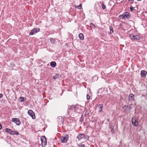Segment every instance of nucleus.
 Here are the masks:
<instances>
[{
    "instance_id": "obj_12",
    "label": "nucleus",
    "mask_w": 147,
    "mask_h": 147,
    "mask_svg": "<svg viewBox=\"0 0 147 147\" xmlns=\"http://www.w3.org/2000/svg\"><path fill=\"white\" fill-rule=\"evenodd\" d=\"M141 76L142 78H145L147 74V72L145 70H142L141 72Z\"/></svg>"
},
{
    "instance_id": "obj_36",
    "label": "nucleus",
    "mask_w": 147,
    "mask_h": 147,
    "mask_svg": "<svg viewBox=\"0 0 147 147\" xmlns=\"http://www.w3.org/2000/svg\"><path fill=\"white\" fill-rule=\"evenodd\" d=\"M81 118H82V116L81 117Z\"/></svg>"
},
{
    "instance_id": "obj_16",
    "label": "nucleus",
    "mask_w": 147,
    "mask_h": 147,
    "mask_svg": "<svg viewBox=\"0 0 147 147\" xmlns=\"http://www.w3.org/2000/svg\"><path fill=\"white\" fill-rule=\"evenodd\" d=\"M79 37L81 40H83L84 39V36L83 34L80 33L79 34Z\"/></svg>"
},
{
    "instance_id": "obj_32",
    "label": "nucleus",
    "mask_w": 147,
    "mask_h": 147,
    "mask_svg": "<svg viewBox=\"0 0 147 147\" xmlns=\"http://www.w3.org/2000/svg\"><path fill=\"white\" fill-rule=\"evenodd\" d=\"M2 129V125L1 123H0V130Z\"/></svg>"
},
{
    "instance_id": "obj_19",
    "label": "nucleus",
    "mask_w": 147,
    "mask_h": 147,
    "mask_svg": "<svg viewBox=\"0 0 147 147\" xmlns=\"http://www.w3.org/2000/svg\"><path fill=\"white\" fill-rule=\"evenodd\" d=\"M59 76H60L59 74H56L55 75L53 76V79L55 80L57 78H59Z\"/></svg>"
},
{
    "instance_id": "obj_23",
    "label": "nucleus",
    "mask_w": 147,
    "mask_h": 147,
    "mask_svg": "<svg viewBox=\"0 0 147 147\" xmlns=\"http://www.w3.org/2000/svg\"><path fill=\"white\" fill-rule=\"evenodd\" d=\"M101 5H102V9H105L106 8V6H105V5H104V4L103 3H102V4Z\"/></svg>"
},
{
    "instance_id": "obj_5",
    "label": "nucleus",
    "mask_w": 147,
    "mask_h": 147,
    "mask_svg": "<svg viewBox=\"0 0 147 147\" xmlns=\"http://www.w3.org/2000/svg\"><path fill=\"white\" fill-rule=\"evenodd\" d=\"M76 108V105H72L71 106H69V109L67 110V113L69 114L70 112L74 110L75 111V109Z\"/></svg>"
},
{
    "instance_id": "obj_3",
    "label": "nucleus",
    "mask_w": 147,
    "mask_h": 147,
    "mask_svg": "<svg viewBox=\"0 0 147 147\" xmlns=\"http://www.w3.org/2000/svg\"><path fill=\"white\" fill-rule=\"evenodd\" d=\"M41 140L42 146L45 147L47 144V141L45 137V136H42L41 137Z\"/></svg>"
},
{
    "instance_id": "obj_29",
    "label": "nucleus",
    "mask_w": 147,
    "mask_h": 147,
    "mask_svg": "<svg viewBox=\"0 0 147 147\" xmlns=\"http://www.w3.org/2000/svg\"><path fill=\"white\" fill-rule=\"evenodd\" d=\"M79 147H85V145L84 144H81L79 145Z\"/></svg>"
},
{
    "instance_id": "obj_22",
    "label": "nucleus",
    "mask_w": 147,
    "mask_h": 147,
    "mask_svg": "<svg viewBox=\"0 0 147 147\" xmlns=\"http://www.w3.org/2000/svg\"><path fill=\"white\" fill-rule=\"evenodd\" d=\"M75 7L76 8H77L79 9H81L82 7V5L81 4H80L79 5L75 6Z\"/></svg>"
},
{
    "instance_id": "obj_21",
    "label": "nucleus",
    "mask_w": 147,
    "mask_h": 147,
    "mask_svg": "<svg viewBox=\"0 0 147 147\" xmlns=\"http://www.w3.org/2000/svg\"><path fill=\"white\" fill-rule=\"evenodd\" d=\"M109 29H110V34H111L113 33L114 32V31L113 30V27L111 26H110Z\"/></svg>"
},
{
    "instance_id": "obj_10",
    "label": "nucleus",
    "mask_w": 147,
    "mask_h": 147,
    "mask_svg": "<svg viewBox=\"0 0 147 147\" xmlns=\"http://www.w3.org/2000/svg\"><path fill=\"white\" fill-rule=\"evenodd\" d=\"M114 125L113 123H111L109 124V128L111 130V132L112 134H113L115 132V130L114 129Z\"/></svg>"
},
{
    "instance_id": "obj_7",
    "label": "nucleus",
    "mask_w": 147,
    "mask_h": 147,
    "mask_svg": "<svg viewBox=\"0 0 147 147\" xmlns=\"http://www.w3.org/2000/svg\"><path fill=\"white\" fill-rule=\"evenodd\" d=\"M11 121L12 122L15 123L17 125H20L21 122L18 118H14L12 119Z\"/></svg>"
},
{
    "instance_id": "obj_37",
    "label": "nucleus",
    "mask_w": 147,
    "mask_h": 147,
    "mask_svg": "<svg viewBox=\"0 0 147 147\" xmlns=\"http://www.w3.org/2000/svg\"><path fill=\"white\" fill-rule=\"evenodd\" d=\"M81 118H82V116L81 117Z\"/></svg>"
},
{
    "instance_id": "obj_17",
    "label": "nucleus",
    "mask_w": 147,
    "mask_h": 147,
    "mask_svg": "<svg viewBox=\"0 0 147 147\" xmlns=\"http://www.w3.org/2000/svg\"><path fill=\"white\" fill-rule=\"evenodd\" d=\"M11 130H12L11 129L7 128H6L5 129V132L9 133L10 134Z\"/></svg>"
},
{
    "instance_id": "obj_26",
    "label": "nucleus",
    "mask_w": 147,
    "mask_h": 147,
    "mask_svg": "<svg viewBox=\"0 0 147 147\" xmlns=\"http://www.w3.org/2000/svg\"><path fill=\"white\" fill-rule=\"evenodd\" d=\"M89 113L88 111L86 110L85 112L84 115L85 116H86Z\"/></svg>"
},
{
    "instance_id": "obj_8",
    "label": "nucleus",
    "mask_w": 147,
    "mask_h": 147,
    "mask_svg": "<svg viewBox=\"0 0 147 147\" xmlns=\"http://www.w3.org/2000/svg\"><path fill=\"white\" fill-rule=\"evenodd\" d=\"M68 139V136L66 135L65 137L61 136V142L63 143L66 142Z\"/></svg>"
},
{
    "instance_id": "obj_25",
    "label": "nucleus",
    "mask_w": 147,
    "mask_h": 147,
    "mask_svg": "<svg viewBox=\"0 0 147 147\" xmlns=\"http://www.w3.org/2000/svg\"><path fill=\"white\" fill-rule=\"evenodd\" d=\"M100 109H102L103 107V105L102 104H100L98 105Z\"/></svg>"
},
{
    "instance_id": "obj_1",
    "label": "nucleus",
    "mask_w": 147,
    "mask_h": 147,
    "mask_svg": "<svg viewBox=\"0 0 147 147\" xmlns=\"http://www.w3.org/2000/svg\"><path fill=\"white\" fill-rule=\"evenodd\" d=\"M119 17L122 19L129 18L131 17L130 13L127 12H125L122 15L119 16Z\"/></svg>"
},
{
    "instance_id": "obj_27",
    "label": "nucleus",
    "mask_w": 147,
    "mask_h": 147,
    "mask_svg": "<svg viewBox=\"0 0 147 147\" xmlns=\"http://www.w3.org/2000/svg\"><path fill=\"white\" fill-rule=\"evenodd\" d=\"M125 107H126L129 109V111H130V109H131V107L130 106H125Z\"/></svg>"
},
{
    "instance_id": "obj_18",
    "label": "nucleus",
    "mask_w": 147,
    "mask_h": 147,
    "mask_svg": "<svg viewBox=\"0 0 147 147\" xmlns=\"http://www.w3.org/2000/svg\"><path fill=\"white\" fill-rule=\"evenodd\" d=\"M19 100L21 102H23L24 100V97H20L19 98Z\"/></svg>"
},
{
    "instance_id": "obj_9",
    "label": "nucleus",
    "mask_w": 147,
    "mask_h": 147,
    "mask_svg": "<svg viewBox=\"0 0 147 147\" xmlns=\"http://www.w3.org/2000/svg\"><path fill=\"white\" fill-rule=\"evenodd\" d=\"M28 113L31 116L33 119L35 118V117L34 115V113L31 110H30L28 111Z\"/></svg>"
},
{
    "instance_id": "obj_34",
    "label": "nucleus",
    "mask_w": 147,
    "mask_h": 147,
    "mask_svg": "<svg viewBox=\"0 0 147 147\" xmlns=\"http://www.w3.org/2000/svg\"><path fill=\"white\" fill-rule=\"evenodd\" d=\"M138 1H141L142 0H137Z\"/></svg>"
},
{
    "instance_id": "obj_33",
    "label": "nucleus",
    "mask_w": 147,
    "mask_h": 147,
    "mask_svg": "<svg viewBox=\"0 0 147 147\" xmlns=\"http://www.w3.org/2000/svg\"><path fill=\"white\" fill-rule=\"evenodd\" d=\"M102 111V109H100L99 110V112H101Z\"/></svg>"
},
{
    "instance_id": "obj_24",
    "label": "nucleus",
    "mask_w": 147,
    "mask_h": 147,
    "mask_svg": "<svg viewBox=\"0 0 147 147\" xmlns=\"http://www.w3.org/2000/svg\"><path fill=\"white\" fill-rule=\"evenodd\" d=\"M90 27L91 28H94V27H95V26L94 24H93L92 23H91L90 24Z\"/></svg>"
},
{
    "instance_id": "obj_15",
    "label": "nucleus",
    "mask_w": 147,
    "mask_h": 147,
    "mask_svg": "<svg viewBox=\"0 0 147 147\" xmlns=\"http://www.w3.org/2000/svg\"><path fill=\"white\" fill-rule=\"evenodd\" d=\"M56 65V63L55 61H52L50 63V66L53 67H55Z\"/></svg>"
},
{
    "instance_id": "obj_14",
    "label": "nucleus",
    "mask_w": 147,
    "mask_h": 147,
    "mask_svg": "<svg viewBox=\"0 0 147 147\" xmlns=\"http://www.w3.org/2000/svg\"><path fill=\"white\" fill-rule=\"evenodd\" d=\"M11 135H18L19 134V132L16 131H13L11 130V133L10 134Z\"/></svg>"
},
{
    "instance_id": "obj_11",
    "label": "nucleus",
    "mask_w": 147,
    "mask_h": 147,
    "mask_svg": "<svg viewBox=\"0 0 147 147\" xmlns=\"http://www.w3.org/2000/svg\"><path fill=\"white\" fill-rule=\"evenodd\" d=\"M132 123L133 125L137 127L138 125V122L136 120L133 118L131 120Z\"/></svg>"
},
{
    "instance_id": "obj_31",
    "label": "nucleus",
    "mask_w": 147,
    "mask_h": 147,
    "mask_svg": "<svg viewBox=\"0 0 147 147\" xmlns=\"http://www.w3.org/2000/svg\"><path fill=\"white\" fill-rule=\"evenodd\" d=\"M3 94H0V98H1L3 97Z\"/></svg>"
},
{
    "instance_id": "obj_35",
    "label": "nucleus",
    "mask_w": 147,
    "mask_h": 147,
    "mask_svg": "<svg viewBox=\"0 0 147 147\" xmlns=\"http://www.w3.org/2000/svg\"><path fill=\"white\" fill-rule=\"evenodd\" d=\"M107 121H109V119H107Z\"/></svg>"
},
{
    "instance_id": "obj_28",
    "label": "nucleus",
    "mask_w": 147,
    "mask_h": 147,
    "mask_svg": "<svg viewBox=\"0 0 147 147\" xmlns=\"http://www.w3.org/2000/svg\"><path fill=\"white\" fill-rule=\"evenodd\" d=\"M86 98L87 100H89L90 98V97L89 94H87L86 95Z\"/></svg>"
},
{
    "instance_id": "obj_2",
    "label": "nucleus",
    "mask_w": 147,
    "mask_h": 147,
    "mask_svg": "<svg viewBox=\"0 0 147 147\" xmlns=\"http://www.w3.org/2000/svg\"><path fill=\"white\" fill-rule=\"evenodd\" d=\"M77 138L79 140L82 139L88 140L89 139V137L84 134H80L78 136Z\"/></svg>"
},
{
    "instance_id": "obj_6",
    "label": "nucleus",
    "mask_w": 147,
    "mask_h": 147,
    "mask_svg": "<svg viewBox=\"0 0 147 147\" xmlns=\"http://www.w3.org/2000/svg\"><path fill=\"white\" fill-rule=\"evenodd\" d=\"M40 31V29L39 28H34L31 30L30 32L29 33L30 35H33L38 32Z\"/></svg>"
},
{
    "instance_id": "obj_13",
    "label": "nucleus",
    "mask_w": 147,
    "mask_h": 147,
    "mask_svg": "<svg viewBox=\"0 0 147 147\" xmlns=\"http://www.w3.org/2000/svg\"><path fill=\"white\" fill-rule=\"evenodd\" d=\"M134 95L133 94H131L129 96V101L134 100Z\"/></svg>"
},
{
    "instance_id": "obj_30",
    "label": "nucleus",
    "mask_w": 147,
    "mask_h": 147,
    "mask_svg": "<svg viewBox=\"0 0 147 147\" xmlns=\"http://www.w3.org/2000/svg\"><path fill=\"white\" fill-rule=\"evenodd\" d=\"M134 8L132 6L131 7H130V9L131 10V11H133Z\"/></svg>"
},
{
    "instance_id": "obj_4",
    "label": "nucleus",
    "mask_w": 147,
    "mask_h": 147,
    "mask_svg": "<svg viewBox=\"0 0 147 147\" xmlns=\"http://www.w3.org/2000/svg\"><path fill=\"white\" fill-rule=\"evenodd\" d=\"M129 36L133 40H139L141 38L140 36L139 35H133V34H131Z\"/></svg>"
},
{
    "instance_id": "obj_20",
    "label": "nucleus",
    "mask_w": 147,
    "mask_h": 147,
    "mask_svg": "<svg viewBox=\"0 0 147 147\" xmlns=\"http://www.w3.org/2000/svg\"><path fill=\"white\" fill-rule=\"evenodd\" d=\"M50 41L51 42V43L52 44H53L55 43V39H54L53 38H50Z\"/></svg>"
}]
</instances>
